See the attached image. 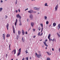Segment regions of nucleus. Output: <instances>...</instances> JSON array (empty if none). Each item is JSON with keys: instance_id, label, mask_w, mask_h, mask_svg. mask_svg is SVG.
<instances>
[{"instance_id": "nucleus-53", "label": "nucleus", "mask_w": 60, "mask_h": 60, "mask_svg": "<svg viewBox=\"0 0 60 60\" xmlns=\"http://www.w3.org/2000/svg\"><path fill=\"white\" fill-rule=\"evenodd\" d=\"M28 10V8H27L25 10V11H26V10Z\"/></svg>"}, {"instance_id": "nucleus-22", "label": "nucleus", "mask_w": 60, "mask_h": 60, "mask_svg": "<svg viewBox=\"0 0 60 60\" xmlns=\"http://www.w3.org/2000/svg\"><path fill=\"white\" fill-rule=\"evenodd\" d=\"M50 35H51V34H50L48 37V39H49V38H50Z\"/></svg>"}, {"instance_id": "nucleus-28", "label": "nucleus", "mask_w": 60, "mask_h": 60, "mask_svg": "<svg viewBox=\"0 0 60 60\" xmlns=\"http://www.w3.org/2000/svg\"><path fill=\"white\" fill-rule=\"evenodd\" d=\"M47 60H50V59L49 58H47Z\"/></svg>"}, {"instance_id": "nucleus-19", "label": "nucleus", "mask_w": 60, "mask_h": 60, "mask_svg": "<svg viewBox=\"0 0 60 60\" xmlns=\"http://www.w3.org/2000/svg\"><path fill=\"white\" fill-rule=\"evenodd\" d=\"M22 34L23 35H24V34H25V32H24V30H22Z\"/></svg>"}, {"instance_id": "nucleus-44", "label": "nucleus", "mask_w": 60, "mask_h": 60, "mask_svg": "<svg viewBox=\"0 0 60 60\" xmlns=\"http://www.w3.org/2000/svg\"><path fill=\"white\" fill-rule=\"evenodd\" d=\"M15 12H16L17 13V12H18V10H15Z\"/></svg>"}, {"instance_id": "nucleus-7", "label": "nucleus", "mask_w": 60, "mask_h": 60, "mask_svg": "<svg viewBox=\"0 0 60 60\" xmlns=\"http://www.w3.org/2000/svg\"><path fill=\"white\" fill-rule=\"evenodd\" d=\"M34 10H37V11L39 10V8H37L36 7H35L34 8Z\"/></svg>"}, {"instance_id": "nucleus-32", "label": "nucleus", "mask_w": 60, "mask_h": 60, "mask_svg": "<svg viewBox=\"0 0 60 60\" xmlns=\"http://www.w3.org/2000/svg\"><path fill=\"white\" fill-rule=\"evenodd\" d=\"M40 32H39L38 33V35H39V36L40 35Z\"/></svg>"}, {"instance_id": "nucleus-37", "label": "nucleus", "mask_w": 60, "mask_h": 60, "mask_svg": "<svg viewBox=\"0 0 60 60\" xmlns=\"http://www.w3.org/2000/svg\"><path fill=\"white\" fill-rule=\"evenodd\" d=\"M28 60V57H27L26 58V60Z\"/></svg>"}, {"instance_id": "nucleus-54", "label": "nucleus", "mask_w": 60, "mask_h": 60, "mask_svg": "<svg viewBox=\"0 0 60 60\" xmlns=\"http://www.w3.org/2000/svg\"><path fill=\"white\" fill-rule=\"evenodd\" d=\"M42 30H41V33H42Z\"/></svg>"}, {"instance_id": "nucleus-34", "label": "nucleus", "mask_w": 60, "mask_h": 60, "mask_svg": "<svg viewBox=\"0 0 60 60\" xmlns=\"http://www.w3.org/2000/svg\"><path fill=\"white\" fill-rule=\"evenodd\" d=\"M42 34H43V33H42L40 35V36H41L42 35Z\"/></svg>"}, {"instance_id": "nucleus-21", "label": "nucleus", "mask_w": 60, "mask_h": 60, "mask_svg": "<svg viewBox=\"0 0 60 60\" xmlns=\"http://www.w3.org/2000/svg\"><path fill=\"white\" fill-rule=\"evenodd\" d=\"M53 26H56V23H54L53 24Z\"/></svg>"}, {"instance_id": "nucleus-55", "label": "nucleus", "mask_w": 60, "mask_h": 60, "mask_svg": "<svg viewBox=\"0 0 60 60\" xmlns=\"http://www.w3.org/2000/svg\"><path fill=\"white\" fill-rule=\"evenodd\" d=\"M27 21H28V19H27Z\"/></svg>"}, {"instance_id": "nucleus-10", "label": "nucleus", "mask_w": 60, "mask_h": 60, "mask_svg": "<svg viewBox=\"0 0 60 60\" xmlns=\"http://www.w3.org/2000/svg\"><path fill=\"white\" fill-rule=\"evenodd\" d=\"M13 33L14 34H15V29H14V26H13Z\"/></svg>"}, {"instance_id": "nucleus-50", "label": "nucleus", "mask_w": 60, "mask_h": 60, "mask_svg": "<svg viewBox=\"0 0 60 60\" xmlns=\"http://www.w3.org/2000/svg\"><path fill=\"white\" fill-rule=\"evenodd\" d=\"M1 2V3H3V0H1L0 1Z\"/></svg>"}, {"instance_id": "nucleus-1", "label": "nucleus", "mask_w": 60, "mask_h": 60, "mask_svg": "<svg viewBox=\"0 0 60 60\" xmlns=\"http://www.w3.org/2000/svg\"><path fill=\"white\" fill-rule=\"evenodd\" d=\"M38 54H37L36 52L35 53V55L36 56L38 57V58H40V56H41V52L40 51H38Z\"/></svg>"}, {"instance_id": "nucleus-6", "label": "nucleus", "mask_w": 60, "mask_h": 60, "mask_svg": "<svg viewBox=\"0 0 60 60\" xmlns=\"http://www.w3.org/2000/svg\"><path fill=\"white\" fill-rule=\"evenodd\" d=\"M30 18L31 19V20H32V19H33V18H34L33 16V15L31 14L30 15Z\"/></svg>"}, {"instance_id": "nucleus-56", "label": "nucleus", "mask_w": 60, "mask_h": 60, "mask_svg": "<svg viewBox=\"0 0 60 60\" xmlns=\"http://www.w3.org/2000/svg\"><path fill=\"white\" fill-rule=\"evenodd\" d=\"M42 41V39L40 40V41Z\"/></svg>"}, {"instance_id": "nucleus-4", "label": "nucleus", "mask_w": 60, "mask_h": 60, "mask_svg": "<svg viewBox=\"0 0 60 60\" xmlns=\"http://www.w3.org/2000/svg\"><path fill=\"white\" fill-rule=\"evenodd\" d=\"M46 41H47V40L46 39L45 42L44 41L43 42L45 46H46L47 47H48V45H47V44H46Z\"/></svg>"}, {"instance_id": "nucleus-25", "label": "nucleus", "mask_w": 60, "mask_h": 60, "mask_svg": "<svg viewBox=\"0 0 60 60\" xmlns=\"http://www.w3.org/2000/svg\"><path fill=\"white\" fill-rule=\"evenodd\" d=\"M44 18L45 19H47V16H44Z\"/></svg>"}, {"instance_id": "nucleus-13", "label": "nucleus", "mask_w": 60, "mask_h": 60, "mask_svg": "<svg viewBox=\"0 0 60 60\" xmlns=\"http://www.w3.org/2000/svg\"><path fill=\"white\" fill-rule=\"evenodd\" d=\"M19 21L20 22V23L19 24V26H22V23L21 22V19L19 20Z\"/></svg>"}, {"instance_id": "nucleus-18", "label": "nucleus", "mask_w": 60, "mask_h": 60, "mask_svg": "<svg viewBox=\"0 0 60 60\" xmlns=\"http://www.w3.org/2000/svg\"><path fill=\"white\" fill-rule=\"evenodd\" d=\"M46 53H47L48 55H49V56L51 55V53H50L49 52H47Z\"/></svg>"}, {"instance_id": "nucleus-46", "label": "nucleus", "mask_w": 60, "mask_h": 60, "mask_svg": "<svg viewBox=\"0 0 60 60\" xmlns=\"http://www.w3.org/2000/svg\"><path fill=\"white\" fill-rule=\"evenodd\" d=\"M7 54H6V57L7 58Z\"/></svg>"}, {"instance_id": "nucleus-17", "label": "nucleus", "mask_w": 60, "mask_h": 60, "mask_svg": "<svg viewBox=\"0 0 60 60\" xmlns=\"http://www.w3.org/2000/svg\"><path fill=\"white\" fill-rule=\"evenodd\" d=\"M24 38V37H22V41L24 42L25 41V39H24V38Z\"/></svg>"}, {"instance_id": "nucleus-36", "label": "nucleus", "mask_w": 60, "mask_h": 60, "mask_svg": "<svg viewBox=\"0 0 60 60\" xmlns=\"http://www.w3.org/2000/svg\"><path fill=\"white\" fill-rule=\"evenodd\" d=\"M49 41H51L50 40H51V39L50 38H49Z\"/></svg>"}, {"instance_id": "nucleus-14", "label": "nucleus", "mask_w": 60, "mask_h": 60, "mask_svg": "<svg viewBox=\"0 0 60 60\" xmlns=\"http://www.w3.org/2000/svg\"><path fill=\"white\" fill-rule=\"evenodd\" d=\"M3 37L4 40V39H5V35H4V34H3Z\"/></svg>"}, {"instance_id": "nucleus-58", "label": "nucleus", "mask_w": 60, "mask_h": 60, "mask_svg": "<svg viewBox=\"0 0 60 60\" xmlns=\"http://www.w3.org/2000/svg\"><path fill=\"white\" fill-rule=\"evenodd\" d=\"M47 47H46L45 48V49H47Z\"/></svg>"}, {"instance_id": "nucleus-8", "label": "nucleus", "mask_w": 60, "mask_h": 60, "mask_svg": "<svg viewBox=\"0 0 60 60\" xmlns=\"http://www.w3.org/2000/svg\"><path fill=\"white\" fill-rule=\"evenodd\" d=\"M33 10H30V11H28V12L29 13H33Z\"/></svg>"}, {"instance_id": "nucleus-40", "label": "nucleus", "mask_w": 60, "mask_h": 60, "mask_svg": "<svg viewBox=\"0 0 60 60\" xmlns=\"http://www.w3.org/2000/svg\"><path fill=\"white\" fill-rule=\"evenodd\" d=\"M11 44H9V48H10V47H11Z\"/></svg>"}, {"instance_id": "nucleus-2", "label": "nucleus", "mask_w": 60, "mask_h": 60, "mask_svg": "<svg viewBox=\"0 0 60 60\" xmlns=\"http://www.w3.org/2000/svg\"><path fill=\"white\" fill-rule=\"evenodd\" d=\"M21 48H20L19 50L18 51L19 52L17 54V56H19V55H20V52H21Z\"/></svg>"}, {"instance_id": "nucleus-23", "label": "nucleus", "mask_w": 60, "mask_h": 60, "mask_svg": "<svg viewBox=\"0 0 60 60\" xmlns=\"http://www.w3.org/2000/svg\"><path fill=\"white\" fill-rule=\"evenodd\" d=\"M21 34V32L20 31H18V34Z\"/></svg>"}, {"instance_id": "nucleus-15", "label": "nucleus", "mask_w": 60, "mask_h": 60, "mask_svg": "<svg viewBox=\"0 0 60 60\" xmlns=\"http://www.w3.org/2000/svg\"><path fill=\"white\" fill-rule=\"evenodd\" d=\"M8 27H9V24L8 23H7V28L8 30Z\"/></svg>"}, {"instance_id": "nucleus-59", "label": "nucleus", "mask_w": 60, "mask_h": 60, "mask_svg": "<svg viewBox=\"0 0 60 60\" xmlns=\"http://www.w3.org/2000/svg\"><path fill=\"white\" fill-rule=\"evenodd\" d=\"M9 50H11V49H10V48H9Z\"/></svg>"}, {"instance_id": "nucleus-30", "label": "nucleus", "mask_w": 60, "mask_h": 60, "mask_svg": "<svg viewBox=\"0 0 60 60\" xmlns=\"http://www.w3.org/2000/svg\"><path fill=\"white\" fill-rule=\"evenodd\" d=\"M38 30L39 31H40L41 30V28L40 27H39L38 28Z\"/></svg>"}, {"instance_id": "nucleus-49", "label": "nucleus", "mask_w": 60, "mask_h": 60, "mask_svg": "<svg viewBox=\"0 0 60 60\" xmlns=\"http://www.w3.org/2000/svg\"><path fill=\"white\" fill-rule=\"evenodd\" d=\"M10 34H9L8 35V37H10Z\"/></svg>"}, {"instance_id": "nucleus-20", "label": "nucleus", "mask_w": 60, "mask_h": 60, "mask_svg": "<svg viewBox=\"0 0 60 60\" xmlns=\"http://www.w3.org/2000/svg\"><path fill=\"white\" fill-rule=\"evenodd\" d=\"M57 34L58 37H60V34H59L58 33H57Z\"/></svg>"}, {"instance_id": "nucleus-64", "label": "nucleus", "mask_w": 60, "mask_h": 60, "mask_svg": "<svg viewBox=\"0 0 60 60\" xmlns=\"http://www.w3.org/2000/svg\"><path fill=\"white\" fill-rule=\"evenodd\" d=\"M50 26H51V25H50V26L49 27H50Z\"/></svg>"}, {"instance_id": "nucleus-5", "label": "nucleus", "mask_w": 60, "mask_h": 60, "mask_svg": "<svg viewBox=\"0 0 60 60\" xmlns=\"http://www.w3.org/2000/svg\"><path fill=\"white\" fill-rule=\"evenodd\" d=\"M58 5L57 4L55 8V11H56L57 10V8H58Z\"/></svg>"}, {"instance_id": "nucleus-63", "label": "nucleus", "mask_w": 60, "mask_h": 60, "mask_svg": "<svg viewBox=\"0 0 60 60\" xmlns=\"http://www.w3.org/2000/svg\"><path fill=\"white\" fill-rule=\"evenodd\" d=\"M31 1H33V0H31Z\"/></svg>"}, {"instance_id": "nucleus-24", "label": "nucleus", "mask_w": 60, "mask_h": 60, "mask_svg": "<svg viewBox=\"0 0 60 60\" xmlns=\"http://www.w3.org/2000/svg\"><path fill=\"white\" fill-rule=\"evenodd\" d=\"M45 5L46 6H48V5H47V3H46L45 4Z\"/></svg>"}, {"instance_id": "nucleus-48", "label": "nucleus", "mask_w": 60, "mask_h": 60, "mask_svg": "<svg viewBox=\"0 0 60 60\" xmlns=\"http://www.w3.org/2000/svg\"><path fill=\"white\" fill-rule=\"evenodd\" d=\"M35 36H33V37L34 38H35Z\"/></svg>"}, {"instance_id": "nucleus-26", "label": "nucleus", "mask_w": 60, "mask_h": 60, "mask_svg": "<svg viewBox=\"0 0 60 60\" xmlns=\"http://www.w3.org/2000/svg\"><path fill=\"white\" fill-rule=\"evenodd\" d=\"M25 52L26 54L28 53V50H26L25 51Z\"/></svg>"}, {"instance_id": "nucleus-42", "label": "nucleus", "mask_w": 60, "mask_h": 60, "mask_svg": "<svg viewBox=\"0 0 60 60\" xmlns=\"http://www.w3.org/2000/svg\"><path fill=\"white\" fill-rule=\"evenodd\" d=\"M52 51H54V48H52Z\"/></svg>"}, {"instance_id": "nucleus-43", "label": "nucleus", "mask_w": 60, "mask_h": 60, "mask_svg": "<svg viewBox=\"0 0 60 60\" xmlns=\"http://www.w3.org/2000/svg\"><path fill=\"white\" fill-rule=\"evenodd\" d=\"M33 30L34 31H35V30L34 29H33Z\"/></svg>"}, {"instance_id": "nucleus-61", "label": "nucleus", "mask_w": 60, "mask_h": 60, "mask_svg": "<svg viewBox=\"0 0 60 60\" xmlns=\"http://www.w3.org/2000/svg\"><path fill=\"white\" fill-rule=\"evenodd\" d=\"M39 13H38V14H39Z\"/></svg>"}, {"instance_id": "nucleus-60", "label": "nucleus", "mask_w": 60, "mask_h": 60, "mask_svg": "<svg viewBox=\"0 0 60 60\" xmlns=\"http://www.w3.org/2000/svg\"><path fill=\"white\" fill-rule=\"evenodd\" d=\"M16 60H18V59H16Z\"/></svg>"}, {"instance_id": "nucleus-35", "label": "nucleus", "mask_w": 60, "mask_h": 60, "mask_svg": "<svg viewBox=\"0 0 60 60\" xmlns=\"http://www.w3.org/2000/svg\"><path fill=\"white\" fill-rule=\"evenodd\" d=\"M17 4V0H16V2H15V4Z\"/></svg>"}, {"instance_id": "nucleus-52", "label": "nucleus", "mask_w": 60, "mask_h": 60, "mask_svg": "<svg viewBox=\"0 0 60 60\" xmlns=\"http://www.w3.org/2000/svg\"><path fill=\"white\" fill-rule=\"evenodd\" d=\"M24 58H23V59H22V60H24Z\"/></svg>"}, {"instance_id": "nucleus-12", "label": "nucleus", "mask_w": 60, "mask_h": 60, "mask_svg": "<svg viewBox=\"0 0 60 60\" xmlns=\"http://www.w3.org/2000/svg\"><path fill=\"white\" fill-rule=\"evenodd\" d=\"M16 22H15V26H16V25H17V22L18 21V19H16Z\"/></svg>"}, {"instance_id": "nucleus-29", "label": "nucleus", "mask_w": 60, "mask_h": 60, "mask_svg": "<svg viewBox=\"0 0 60 60\" xmlns=\"http://www.w3.org/2000/svg\"><path fill=\"white\" fill-rule=\"evenodd\" d=\"M58 27L59 28H60V24H59L58 25Z\"/></svg>"}, {"instance_id": "nucleus-45", "label": "nucleus", "mask_w": 60, "mask_h": 60, "mask_svg": "<svg viewBox=\"0 0 60 60\" xmlns=\"http://www.w3.org/2000/svg\"><path fill=\"white\" fill-rule=\"evenodd\" d=\"M26 34H27V31H26L25 33Z\"/></svg>"}, {"instance_id": "nucleus-41", "label": "nucleus", "mask_w": 60, "mask_h": 60, "mask_svg": "<svg viewBox=\"0 0 60 60\" xmlns=\"http://www.w3.org/2000/svg\"><path fill=\"white\" fill-rule=\"evenodd\" d=\"M54 41H55V39H54V38L53 39V40H52V41H53V42Z\"/></svg>"}, {"instance_id": "nucleus-11", "label": "nucleus", "mask_w": 60, "mask_h": 60, "mask_svg": "<svg viewBox=\"0 0 60 60\" xmlns=\"http://www.w3.org/2000/svg\"><path fill=\"white\" fill-rule=\"evenodd\" d=\"M14 52V54H16V49H15L14 50H13L12 51V53H13Z\"/></svg>"}, {"instance_id": "nucleus-51", "label": "nucleus", "mask_w": 60, "mask_h": 60, "mask_svg": "<svg viewBox=\"0 0 60 60\" xmlns=\"http://www.w3.org/2000/svg\"><path fill=\"white\" fill-rule=\"evenodd\" d=\"M31 58H32L31 57H30V59H31Z\"/></svg>"}, {"instance_id": "nucleus-57", "label": "nucleus", "mask_w": 60, "mask_h": 60, "mask_svg": "<svg viewBox=\"0 0 60 60\" xmlns=\"http://www.w3.org/2000/svg\"><path fill=\"white\" fill-rule=\"evenodd\" d=\"M51 41H53V40H52V39H51Z\"/></svg>"}, {"instance_id": "nucleus-31", "label": "nucleus", "mask_w": 60, "mask_h": 60, "mask_svg": "<svg viewBox=\"0 0 60 60\" xmlns=\"http://www.w3.org/2000/svg\"><path fill=\"white\" fill-rule=\"evenodd\" d=\"M46 24H49V22L48 21H47L46 22Z\"/></svg>"}, {"instance_id": "nucleus-16", "label": "nucleus", "mask_w": 60, "mask_h": 60, "mask_svg": "<svg viewBox=\"0 0 60 60\" xmlns=\"http://www.w3.org/2000/svg\"><path fill=\"white\" fill-rule=\"evenodd\" d=\"M41 26L42 27L41 29V30H43V24L42 23H41Z\"/></svg>"}, {"instance_id": "nucleus-27", "label": "nucleus", "mask_w": 60, "mask_h": 60, "mask_svg": "<svg viewBox=\"0 0 60 60\" xmlns=\"http://www.w3.org/2000/svg\"><path fill=\"white\" fill-rule=\"evenodd\" d=\"M2 10H3V8H0V11H1Z\"/></svg>"}, {"instance_id": "nucleus-38", "label": "nucleus", "mask_w": 60, "mask_h": 60, "mask_svg": "<svg viewBox=\"0 0 60 60\" xmlns=\"http://www.w3.org/2000/svg\"><path fill=\"white\" fill-rule=\"evenodd\" d=\"M9 35V34H7V35L6 36V37H8V35Z\"/></svg>"}, {"instance_id": "nucleus-3", "label": "nucleus", "mask_w": 60, "mask_h": 60, "mask_svg": "<svg viewBox=\"0 0 60 60\" xmlns=\"http://www.w3.org/2000/svg\"><path fill=\"white\" fill-rule=\"evenodd\" d=\"M16 17H17V18H19V20H20V19H21V16L19 15V14H18L17 15H16Z\"/></svg>"}, {"instance_id": "nucleus-47", "label": "nucleus", "mask_w": 60, "mask_h": 60, "mask_svg": "<svg viewBox=\"0 0 60 60\" xmlns=\"http://www.w3.org/2000/svg\"><path fill=\"white\" fill-rule=\"evenodd\" d=\"M34 13H36V11H34Z\"/></svg>"}, {"instance_id": "nucleus-33", "label": "nucleus", "mask_w": 60, "mask_h": 60, "mask_svg": "<svg viewBox=\"0 0 60 60\" xmlns=\"http://www.w3.org/2000/svg\"><path fill=\"white\" fill-rule=\"evenodd\" d=\"M7 18H8V16H7L6 15L5 17V19H7Z\"/></svg>"}, {"instance_id": "nucleus-62", "label": "nucleus", "mask_w": 60, "mask_h": 60, "mask_svg": "<svg viewBox=\"0 0 60 60\" xmlns=\"http://www.w3.org/2000/svg\"><path fill=\"white\" fill-rule=\"evenodd\" d=\"M5 1H7V0H5Z\"/></svg>"}, {"instance_id": "nucleus-39", "label": "nucleus", "mask_w": 60, "mask_h": 60, "mask_svg": "<svg viewBox=\"0 0 60 60\" xmlns=\"http://www.w3.org/2000/svg\"><path fill=\"white\" fill-rule=\"evenodd\" d=\"M18 11H19V12H20V9H19L18 10Z\"/></svg>"}, {"instance_id": "nucleus-9", "label": "nucleus", "mask_w": 60, "mask_h": 60, "mask_svg": "<svg viewBox=\"0 0 60 60\" xmlns=\"http://www.w3.org/2000/svg\"><path fill=\"white\" fill-rule=\"evenodd\" d=\"M31 25L32 26V27H33L34 26V23L33 22H31Z\"/></svg>"}]
</instances>
